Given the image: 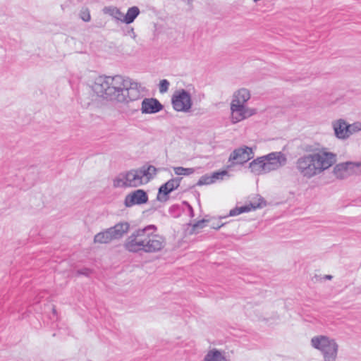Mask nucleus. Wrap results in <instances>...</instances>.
<instances>
[{
	"instance_id": "obj_1",
	"label": "nucleus",
	"mask_w": 361,
	"mask_h": 361,
	"mask_svg": "<svg viewBox=\"0 0 361 361\" xmlns=\"http://www.w3.org/2000/svg\"><path fill=\"white\" fill-rule=\"evenodd\" d=\"M140 84L116 75L99 76L92 85V91L100 97L120 103H128L141 97Z\"/></svg>"
},
{
	"instance_id": "obj_2",
	"label": "nucleus",
	"mask_w": 361,
	"mask_h": 361,
	"mask_svg": "<svg viewBox=\"0 0 361 361\" xmlns=\"http://www.w3.org/2000/svg\"><path fill=\"white\" fill-rule=\"evenodd\" d=\"M157 230L154 225H148L135 231L126 240L124 247L129 252H155L164 247V240L158 235H153Z\"/></svg>"
},
{
	"instance_id": "obj_3",
	"label": "nucleus",
	"mask_w": 361,
	"mask_h": 361,
	"mask_svg": "<svg viewBox=\"0 0 361 361\" xmlns=\"http://www.w3.org/2000/svg\"><path fill=\"white\" fill-rule=\"evenodd\" d=\"M336 154L319 151L300 157L295 163L298 172L307 178H311L329 169L336 162Z\"/></svg>"
},
{
	"instance_id": "obj_4",
	"label": "nucleus",
	"mask_w": 361,
	"mask_h": 361,
	"mask_svg": "<svg viewBox=\"0 0 361 361\" xmlns=\"http://www.w3.org/2000/svg\"><path fill=\"white\" fill-rule=\"evenodd\" d=\"M311 344L322 353L324 361H336L338 345L335 339L326 336H314L311 339Z\"/></svg>"
},
{
	"instance_id": "obj_5",
	"label": "nucleus",
	"mask_w": 361,
	"mask_h": 361,
	"mask_svg": "<svg viewBox=\"0 0 361 361\" xmlns=\"http://www.w3.org/2000/svg\"><path fill=\"white\" fill-rule=\"evenodd\" d=\"M142 169H133L118 174L114 180L115 188L137 187L145 184Z\"/></svg>"
},
{
	"instance_id": "obj_6",
	"label": "nucleus",
	"mask_w": 361,
	"mask_h": 361,
	"mask_svg": "<svg viewBox=\"0 0 361 361\" xmlns=\"http://www.w3.org/2000/svg\"><path fill=\"white\" fill-rule=\"evenodd\" d=\"M130 225L127 222H120L96 234L94 237L95 243L106 244L113 240L121 238L129 230Z\"/></svg>"
},
{
	"instance_id": "obj_7",
	"label": "nucleus",
	"mask_w": 361,
	"mask_h": 361,
	"mask_svg": "<svg viewBox=\"0 0 361 361\" xmlns=\"http://www.w3.org/2000/svg\"><path fill=\"white\" fill-rule=\"evenodd\" d=\"M172 105L177 111L188 112L192 106L190 94L185 90L177 91L172 97Z\"/></svg>"
},
{
	"instance_id": "obj_8",
	"label": "nucleus",
	"mask_w": 361,
	"mask_h": 361,
	"mask_svg": "<svg viewBox=\"0 0 361 361\" xmlns=\"http://www.w3.org/2000/svg\"><path fill=\"white\" fill-rule=\"evenodd\" d=\"M259 207H260L259 204L256 203H250L241 207H235V208L230 210L228 215L220 216L219 217V220L216 222L209 220V222H211L210 226L214 229L218 230L225 224L224 223L220 222L221 219H226L228 216H235L243 213L249 212L252 210H255Z\"/></svg>"
},
{
	"instance_id": "obj_9",
	"label": "nucleus",
	"mask_w": 361,
	"mask_h": 361,
	"mask_svg": "<svg viewBox=\"0 0 361 361\" xmlns=\"http://www.w3.org/2000/svg\"><path fill=\"white\" fill-rule=\"evenodd\" d=\"M254 157V152L251 147L243 146L234 149L230 154L228 161L232 165L244 164Z\"/></svg>"
},
{
	"instance_id": "obj_10",
	"label": "nucleus",
	"mask_w": 361,
	"mask_h": 361,
	"mask_svg": "<svg viewBox=\"0 0 361 361\" xmlns=\"http://www.w3.org/2000/svg\"><path fill=\"white\" fill-rule=\"evenodd\" d=\"M262 157L266 164L267 171L269 173L279 169L287 161L286 157L281 152H271Z\"/></svg>"
},
{
	"instance_id": "obj_11",
	"label": "nucleus",
	"mask_w": 361,
	"mask_h": 361,
	"mask_svg": "<svg viewBox=\"0 0 361 361\" xmlns=\"http://www.w3.org/2000/svg\"><path fill=\"white\" fill-rule=\"evenodd\" d=\"M231 120L235 123L241 121L255 114V109L246 107V105L240 104L239 101L231 103Z\"/></svg>"
},
{
	"instance_id": "obj_12",
	"label": "nucleus",
	"mask_w": 361,
	"mask_h": 361,
	"mask_svg": "<svg viewBox=\"0 0 361 361\" xmlns=\"http://www.w3.org/2000/svg\"><path fill=\"white\" fill-rule=\"evenodd\" d=\"M149 200L148 195L142 189H137L128 194L124 200V205L126 207H131L134 205L146 204Z\"/></svg>"
},
{
	"instance_id": "obj_13",
	"label": "nucleus",
	"mask_w": 361,
	"mask_h": 361,
	"mask_svg": "<svg viewBox=\"0 0 361 361\" xmlns=\"http://www.w3.org/2000/svg\"><path fill=\"white\" fill-rule=\"evenodd\" d=\"M182 178H173L161 185L158 190L157 200L159 202H165L169 199L168 195L177 189L180 184Z\"/></svg>"
},
{
	"instance_id": "obj_14",
	"label": "nucleus",
	"mask_w": 361,
	"mask_h": 361,
	"mask_svg": "<svg viewBox=\"0 0 361 361\" xmlns=\"http://www.w3.org/2000/svg\"><path fill=\"white\" fill-rule=\"evenodd\" d=\"M163 105L155 98H145L142 102L141 111L145 114H154L159 112Z\"/></svg>"
},
{
	"instance_id": "obj_15",
	"label": "nucleus",
	"mask_w": 361,
	"mask_h": 361,
	"mask_svg": "<svg viewBox=\"0 0 361 361\" xmlns=\"http://www.w3.org/2000/svg\"><path fill=\"white\" fill-rule=\"evenodd\" d=\"M335 135L339 139L349 137L350 131L348 130V123L343 119H339L333 123Z\"/></svg>"
},
{
	"instance_id": "obj_16",
	"label": "nucleus",
	"mask_w": 361,
	"mask_h": 361,
	"mask_svg": "<svg viewBox=\"0 0 361 361\" xmlns=\"http://www.w3.org/2000/svg\"><path fill=\"white\" fill-rule=\"evenodd\" d=\"M249 168L252 173L255 175H261L269 173L267 171V167L263 157H257L252 161L249 164Z\"/></svg>"
},
{
	"instance_id": "obj_17",
	"label": "nucleus",
	"mask_w": 361,
	"mask_h": 361,
	"mask_svg": "<svg viewBox=\"0 0 361 361\" xmlns=\"http://www.w3.org/2000/svg\"><path fill=\"white\" fill-rule=\"evenodd\" d=\"M250 98V91L245 88H241L234 92L231 102L235 103L237 101H239L240 104L245 105Z\"/></svg>"
},
{
	"instance_id": "obj_18",
	"label": "nucleus",
	"mask_w": 361,
	"mask_h": 361,
	"mask_svg": "<svg viewBox=\"0 0 361 361\" xmlns=\"http://www.w3.org/2000/svg\"><path fill=\"white\" fill-rule=\"evenodd\" d=\"M140 13V11L137 6H134L130 7L127 11L126 14L123 15L122 22L128 25L133 23L136 18L139 16Z\"/></svg>"
},
{
	"instance_id": "obj_19",
	"label": "nucleus",
	"mask_w": 361,
	"mask_h": 361,
	"mask_svg": "<svg viewBox=\"0 0 361 361\" xmlns=\"http://www.w3.org/2000/svg\"><path fill=\"white\" fill-rule=\"evenodd\" d=\"M204 361H226V359L221 351L212 349L205 355Z\"/></svg>"
},
{
	"instance_id": "obj_20",
	"label": "nucleus",
	"mask_w": 361,
	"mask_h": 361,
	"mask_svg": "<svg viewBox=\"0 0 361 361\" xmlns=\"http://www.w3.org/2000/svg\"><path fill=\"white\" fill-rule=\"evenodd\" d=\"M142 173L144 174V178L145 180V183H147L150 180H152L154 176L157 174L158 169L152 165H144L141 167Z\"/></svg>"
},
{
	"instance_id": "obj_21",
	"label": "nucleus",
	"mask_w": 361,
	"mask_h": 361,
	"mask_svg": "<svg viewBox=\"0 0 361 361\" xmlns=\"http://www.w3.org/2000/svg\"><path fill=\"white\" fill-rule=\"evenodd\" d=\"M104 12L114 18L122 21L123 18V13L116 7L109 6L104 8Z\"/></svg>"
},
{
	"instance_id": "obj_22",
	"label": "nucleus",
	"mask_w": 361,
	"mask_h": 361,
	"mask_svg": "<svg viewBox=\"0 0 361 361\" xmlns=\"http://www.w3.org/2000/svg\"><path fill=\"white\" fill-rule=\"evenodd\" d=\"M173 170L174 173L178 176H189L195 172V169L193 168H184L182 166L175 167Z\"/></svg>"
},
{
	"instance_id": "obj_23",
	"label": "nucleus",
	"mask_w": 361,
	"mask_h": 361,
	"mask_svg": "<svg viewBox=\"0 0 361 361\" xmlns=\"http://www.w3.org/2000/svg\"><path fill=\"white\" fill-rule=\"evenodd\" d=\"M211 175L212 178L214 180V183H216L217 180H224L225 176H230L228 172L226 170L215 171L213 172Z\"/></svg>"
},
{
	"instance_id": "obj_24",
	"label": "nucleus",
	"mask_w": 361,
	"mask_h": 361,
	"mask_svg": "<svg viewBox=\"0 0 361 361\" xmlns=\"http://www.w3.org/2000/svg\"><path fill=\"white\" fill-rule=\"evenodd\" d=\"M356 166L359 167V164L353 163V162H345L337 164L335 167V169H338L339 171H347L349 169H351L353 167Z\"/></svg>"
},
{
	"instance_id": "obj_25",
	"label": "nucleus",
	"mask_w": 361,
	"mask_h": 361,
	"mask_svg": "<svg viewBox=\"0 0 361 361\" xmlns=\"http://www.w3.org/2000/svg\"><path fill=\"white\" fill-rule=\"evenodd\" d=\"M214 183V180L212 178V175L205 174L200 177L197 183V185L201 186L204 185H209Z\"/></svg>"
},
{
	"instance_id": "obj_26",
	"label": "nucleus",
	"mask_w": 361,
	"mask_h": 361,
	"mask_svg": "<svg viewBox=\"0 0 361 361\" xmlns=\"http://www.w3.org/2000/svg\"><path fill=\"white\" fill-rule=\"evenodd\" d=\"M348 130L350 131L349 137L355 133L361 130V123L355 122L353 124H348Z\"/></svg>"
},
{
	"instance_id": "obj_27",
	"label": "nucleus",
	"mask_w": 361,
	"mask_h": 361,
	"mask_svg": "<svg viewBox=\"0 0 361 361\" xmlns=\"http://www.w3.org/2000/svg\"><path fill=\"white\" fill-rule=\"evenodd\" d=\"M209 221V220L207 219H202L197 221L192 225V231L194 232H197L198 229L204 228L205 226V224Z\"/></svg>"
},
{
	"instance_id": "obj_28",
	"label": "nucleus",
	"mask_w": 361,
	"mask_h": 361,
	"mask_svg": "<svg viewBox=\"0 0 361 361\" xmlns=\"http://www.w3.org/2000/svg\"><path fill=\"white\" fill-rule=\"evenodd\" d=\"M80 16L81 19L85 22H89L91 19L90 13L88 8H82L80 11Z\"/></svg>"
},
{
	"instance_id": "obj_29",
	"label": "nucleus",
	"mask_w": 361,
	"mask_h": 361,
	"mask_svg": "<svg viewBox=\"0 0 361 361\" xmlns=\"http://www.w3.org/2000/svg\"><path fill=\"white\" fill-rule=\"evenodd\" d=\"M169 82L166 79H163L159 82V92L164 93L168 91L169 87Z\"/></svg>"
},
{
	"instance_id": "obj_30",
	"label": "nucleus",
	"mask_w": 361,
	"mask_h": 361,
	"mask_svg": "<svg viewBox=\"0 0 361 361\" xmlns=\"http://www.w3.org/2000/svg\"><path fill=\"white\" fill-rule=\"evenodd\" d=\"M169 213L173 216H178L179 215V206L174 204L170 207Z\"/></svg>"
},
{
	"instance_id": "obj_31",
	"label": "nucleus",
	"mask_w": 361,
	"mask_h": 361,
	"mask_svg": "<svg viewBox=\"0 0 361 361\" xmlns=\"http://www.w3.org/2000/svg\"><path fill=\"white\" fill-rule=\"evenodd\" d=\"M78 273L80 275H85L86 276H89L92 273V270L88 268H83V269H79L78 271Z\"/></svg>"
},
{
	"instance_id": "obj_32",
	"label": "nucleus",
	"mask_w": 361,
	"mask_h": 361,
	"mask_svg": "<svg viewBox=\"0 0 361 361\" xmlns=\"http://www.w3.org/2000/svg\"><path fill=\"white\" fill-rule=\"evenodd\" d=\"M184 203L188 206V211H189V214L190 216V217H193L194 216V210H193V208L192 207V206L188 203L187 202H184Z\"/></svg>"
},
{
	"instance_id": "obj_33",
	"label": "nucleus",
	"mask_w": 361,
	"mask_h": 361,
	"mask_svg": "<svg viewBox=\"0 0 361 361\" xmlns=\"http://www.w3.org/2000/svg\"><path fill=\"white\" fill-rule=\"evenodd\" d=\"M324 279H328V280H330L332 279V276L331 275H325L324 276Z\"/></svg>"
}]
</instances>
